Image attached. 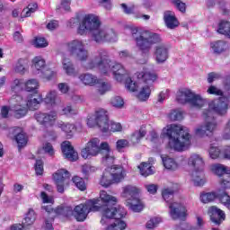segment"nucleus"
Masks as SVG:
<instances>
[{"mask_svg": "<svg viewBox=\"0 0 230 230\" xmlns=\"http://www.w3.org/2000/svg\"><path fill=\"white\" fill-rule=\"evenodd\" d=\"M227 111H229V99L227 97H220L209 102L208 108L202 112L205 123L195 128L196 136L206 137V136L213 135L218 127L213 113L215 112L217 116H226Z\"/></svg>", "mask_w": 230, "mask_h": 230, "instance_id": "obj_1", "label": "nucleus"}, {"mask_svg": "<svg viewBox=\"0 0 230 230\" xmlns=\"http://www.w3.org/2000/svg\"><path fill=\"white\" fill-rule=\"evenodd\" d=\"M85 69H98L102 75H109L111 71L117 82H123L125 76H128V71L119 63H112L109 58V52L104 49L97 50L93 58L88 61Z\"/></svg>", "mask_w": 230, "mask_h": 230, "instance_id": "obj_2", "label": "nucleus"}, {"mask_svg": "<svg viewBox=\"0 0 230 230\" xmlns=\"http://www.w3.org/2000/svg\"><path fill=\"white\" fill-rule=\"evenodd\" d=\"M168 146L175 152H184L191 146V136L188 128L172 124L167 128Z\"/></svg>", "mask_w": 230, "mask_h": 230, "instance_id": "obj_3", "label": "nucleus"}, {"mask_svg": "<svg viewBox=\"0 0 230 230\" xmlns=\"http://www.w3.org/2000/svg\"><path fill=\"white\" fill-rule=\"evenodd\" d=\"M12 104V111L14 112V118L17 119H21V118H24L29 111H37L40 102H42V96L39 95L35 97V95H31L27 98L26 101L22 99L21 95H13L10 100Z\"/></svg>", "mask_w": 230, "mask_h": 230, "instance_id": "obj_4", "label": "nucleus"}, {"mask_svg": "<svg viewBox=\"0 0 230 230\" xmlns=\"http://www.w3.org/2000/svg\"><path fill=\"white\" fill-rule=\"evenodd\" d=\"M131 35L137 44V47L140 49L143 55H148V53H150L152 45L161 44V42H163V39L158 33L148 31H139L137 28L131 30Z\"/></svg>", "mask_w": 230, "mask_h": 230, "instance_id": "obj_5", "label": "nucleus"}, {"mask_svg": "<svg viewBox=\"0 0 230 230\" xmlns=\"http://www.w3.org/2000/svg\"><path fill=\"white\" fill-rule=\"evenodd\" d=\"M100 199L102 203H100V199L98 201L97 211H101L102 213V217L101 219L102 226H105L107 224V220H111V218H114V210L112 206H116L118 204V198L107 193L105 190H102L100 192Z\"/></svg>", "mask_w": 230, "mask_h": 230, "instance_id": "obj_6", "label": "nucleus"}, {"mask_svg": "<svg viewBox=\"0 0 230 230\" xmlns=\"http://www.w3.org/2000/svg\"><path fill=\"white\" fill-rule=\"evenodd\" d=\"M103 150L109 152V143H100V138H91L86 143L85 147L82 149L81 155L84 159H91V157H96L99 154H102Z\"/></svg>", "mask_w": 230, "mask_h": 230, "instance_id": "obj_7", "label": "nucleus"}, {"mask_svg": "<svg viewBox=\"0 0 230 230\" xmlns=\"http://www.w3.org/2000/svg\"><path fill=\"white\" fill-rule=\"evenodd\" d=\"M176 100L178 103H189L190 107H196L197 109H200L206 105V99L189 89L180 90L177 93Z\"/></svg>", "mask_w": 230, "mask_h": 230, "instance_id": "obj_8", "label": "nucleus"}, {"mask_svg": "<svg viewBox=\"0 0 230 230\" xmlns=\"http://www.w3.org/2000/svg\"><path fill=\"white\" fill-rule=\"evenodd\" d=\"M138 80H141L145 85H142L140 92L137 94L138 100L141 102H146L148 98H150V87H152V84L157 80V74L154 72H139L137 74Z\"/></svg>", "mask_w": 230, "mask_h": 230, "instance_id": "obj_9", "label": "nucleus"}, {"mask_svg": "<svg viewBox=\"0 0 230 230\" xmlns=\"http://www.w3.org/2000/svg\"><path fill=\"white\" fill-rule=\"evenodd\" d=\"M100 26H102V22L98 16L93 13L85 14L79 22L77 33L78 35L93 34Z\"/></svg>", "mask_w": 230, "mask_h": 230, "instance_id": "obj_10", "label": "nucleus"}, {"mask_svg": "<svg viewBox=\"0 0 230 230\" xmlns=\"http://www.w3.org/2000/svg\"><path fill=\"white\" fill-rule=\"evenodd\" d=\"M66 49L78 62H87L89 60V50L85 48V43L80 40H73L68 42Z\"/></svg>", "mask_w": 230, "mask_h": 230, "instance_id": "obj_11", "label": "nucleus"}, {"mask_svg": "<svg viewBox=\"0 0 230 230\" xmlns=\"http://www.w3.org/2000/svg\"><path fill=\"white\" fill-rule=\"evenodd\" d=\"M99 199H89L85 204L77 205L74 208L73 217L77 222H84L91 211L96 212L100 209L98 207Z\"/></svg>", "mask_w": 230, "mask_h": 230, "instance_id": "obj_12", "label": "nucleus"}, {"mask_svg": "<svg viewBox=\"0 0 230 230\" xmlns=\"http://www.w3.org/2000/svg\"><path fill=\"white\" fill-rule=\"evenodd\" d=\"M87 125L90 128L99 127L102 132H109V115L107 111L99 109L95 111V116H91L87 119Z\"/></svg>", "mask_w": 230, "mask_h": 230, "instance_id": "obj_13", "label": "nucleus"}, {"mask_svg": "<svg viewBox=\"0 0 230 230\" xmlns=\"http://www.w3.org/2000/svg\"><path fill=\"white\" fill-rule=\"evenodd\" d=\"M92 39L97 44H103V42H116V32L112 29L98 27L93 32Z\"/></svg>", "mask_w": 230, "mask_h": 230, "instance_id": "obj_14", "label": "nucleus"}, {"mask_svg": "<svg viewBox=\"0 0 230 230\" xmlns=\"http://www.w3.org/2000/svg\"><path fill=\"white\" fill-rule=\"evenodd\" d=\"M211 171L218 177H223L220 180L222 188H230V168L222 164H215L211 165Z\"/></svg>", "mask_w": 230, "mask_h": 230, "instance_id": "obj_15", "label": "nucleus"}, {"mask_svg": "<svg viewBox=\"0 0 230 230\" xmlns=\"http://www.w3.org/2000/svg\"><path fill=\"white\" fill-rule=\"evenodd\" d=\"M35 119L40 123V125H43V127H52L53 123L57 121V111H49V112H38L34 115Z\"/></svg>", "mask_w": 230, "mask_h": 230, "instance_id": "obj_16", "label": "nucleus"}, {"mask_svg": "<svg viewBox=\"0 0 230 230\" xmlns=\"http://www.w3.org/2000/svg\"><path fill=\"white\" fill-rule=\"evenodd\" d=\"M170 57V46L159 43L155 47V58L157 64H164Z\"/></svg>", "mask_w": 230, "mask_h": 230, "instance_id": "obj_17", "label": "nucleus"}, {"mask_svg": "<svg viewBox=\"0 0 230 230\" xmlns=\"http://www.w3.org/2000/svg\"><path fill=\"white\" fill-rule=\"evenodd\" d=\"M58 193L64 192V186L69 184V172L65 169H60L53 175Z\"/></svg>", "mask_w": 230, "mask_h": 230, "instance_id": "obj_18", "label": "nucleus"}, {"mask_svg": "<svg viewBox=\"0 0 230 230\" xmlns=\"http://www.w3.org/2000/svg\"><path fill=\"white\" fill-rule=\"evenodd\" d=\"M110 172V175L113 181L114 184H119L122 181H125V177H127V171L121 165H112L111 167H107Z\"/></svg>", "mask_w": 230, "mask_h": 230, "instance_id": "obj_19", "label": "nucleus"}, {"mask_svg": "<svg viewBox=\"0 0 230 230\" xmlns=\"http://www.w3.org/2000/svg\"><path fill=\"white\" fill-rule=\"evenodd\" d=\"M42 209H44V211H46V213H48L49 215H53V213H56V215H61L62 217H66V218H69L74 215V209L72 207L69 206L61 205L56 209H53L51 206H43Z\"/></svg>", "mask_w": 230, "mask_h": 230, "instance_id": "obj_20", "label": "nucleus"}, {"mask_svg": "<svg viewBox=\"0 0 230 230\" xmlns=\"http://www.w3.org/2000/svg\"><path fill=\"white\" fill-rule=\"evenodd\" d=\"M222 139H225L226 141L230 140V119L225 124V127L222 132ZM221 159H226V161H230V146H226L222 149Z\"/></svg>", "mask_w": 230, "mask_h": 230, "instance_id": "obj_21", "label": "nucleus"}, {"mask_svg": "<svg viewBox=\"0 0 230 230\" xmlns=\"http://www.w3.org/2000/svg\"><path fill=\"white\" fill-rule=\"evenodd\" d=\"M169 209L172 220H177L178 218L182 219L186 217V208L181 203H170Z\"/></svg>", "mask_w": 230, "mask_h": 230, "instance_id": "obj_22", "label": "nucleus"}, {"mask_svg": "<svg viewBox=\"0 0 230 230\" xmlns=\"http://www.w3.org/2000/svg\"><path fill=\"white\" fill-rule=\"evenodd\" d=\"M61 150L64 157L68 161L74 162L78 160V153L75 151V148L71 146V142H63L61 144Z\"/></svg>", "mask_w": 230, "mask_h": 230, "instance_id": "obj_23", "label": "nucleus"}, {"mask_svg": "<svg viewBox=\"0 0 230 230\" xmlns=\"http://www.w3.org/2000/svg\"><path fill=\"white\" fill-rule=\"evenodd\" d=\"M210 220L216 226H220L226 220V213L217 207H211L208 210Z\"/></svg>", "mask_w": 230, "mask_h": 230, "instance_id": "obj_24", "label": "nucleus"}, {"mask_svg": "<svg viewBox=\"0 0 230 230\" xmlns=\"http://www.w3.org/2000/svg\"><path fill=\"white\" fill-rule=\"evenodd\" d=\"M13 136L14 141H16L18 145V148H22L26 146L28 144V137H26V133L21 128H14L13 129Z\"/></svg>", "mask_w": 230, "mask_h": 230, "instance_id": "obj_25", "label": "nucleus"}, {"mask_svg": "<svg viewBox=\"0 0 230 230\" xmlns=\"http://www.w3.org/2000/svg\"><path fill=\"white\" fill-rule=\"evenodd\" d=\"M189 166H192L194 172H204V159L200 155H191L188 162Z\"/></svg>", "mask_w": 230, "mask_h": 230, "instance_id": "obj_26", "label": "nucleus"}, {"mask_svg": "<svg viewBox=\"0 0 230 230\" xmlns=\"http://www.w3.org/2000/svg\"><path fill=\"white\" fill-rule=\"evenodd\" d=\"M139 194V189L136 186L127 185L123 188L122 197L126 199L127 202H130L131 200H136L137 195Z\"/></svg>", "mask_w": 230, "mask_h": 230, "instance_id": "obj_27", "label": "nucleus"}, {"mask_svg": "<svg viewBox=\"0 0 230 230\" xmlns=\"http://www.w3.org/2000/svg\"><path fill=\"white\" fill-rule=\"evenodd\" d=\"M57 127L58 128H60L63 132H65L68 139H70V137H73L75 132H76V127L75 126V124L66 123L64 121H58Z\"/></svg>", "mask_w": 230, "mask_h": 230, "instance_id": "obj_28", "label": "nucleus"}, {"mask_svg": "<svg viewBox=\"0 0 230 230\" xmlns=\"http://www.w3.org/2000/svg\"><path fill=\"white\" fill-rule=\"evenodd\" d=\"M164 21L169 30H174L179 26V20L172 11H166L164 14Z\"/></svg>", "mask_w": 230, "mask_h": 230, "instance_id": "obj_29", "label": "nucleus"}, {"mask_svg": "<svg viewBox=\"0 0 230 230\" xmlns=\"http://www.w3.org/2000/svg\"><path fill=\"white\" fill-rule=\"evenodd\" d=\"M145 136H146V127L142 126L138 130L132 133L130 141L133 145H138Z\"/></svg>", "mask_w": 230, "mask_h": 230, "instance_id": "obj_30", "label": "nucleus"}, {"mask_svg": "<svg viewBox=\"0 0 230 230\" xmlns=\"http://www.w3.org/2000/svg\"><path fill=\"white\" fill-rule=\"evenodd\" d=\"M32 67L35 69V75H40L46 67V60L40 56L35 57L32 59Z\"/></svg>", "mask_w": 230, "mask_h": 230, "instance_id": "obj_31", "label": "nucleus"}, {"mask_svg": "<svg viewBox=\"0 0 230 230\" xmlns=\"http://www.w3.org/2000/svg\"><path fill=\"white\" fill-rule=\"evenodd\" d=\"M191 181L194 186H202L203 184H206L204 171H193L191 173Z\"/></svg>", "mask_w": 230, "mask_h": 230, "instance_id": "obj_32", "label": "nucleus"}, {"mask_svg": "<svg viewBox=\"0 0 230 230\" xmlns=\"http://www.w3.org/2000/svg\"><path fill=\"white\" fill-rule=\"evenodd\" d=\"M220 197H222V193L219 191L206 192L200 195V200L203 204H208V202H213L217 199L220 200Z\"/></svg>", "mask_w": 230, "mask_h": 230, "instance_id": "obj_33", "label": "nucleus"}, {"mask_svg": "<svg viewBox=\"0 0 230 230\" xmlns=\"http://www.w3.org/2000/svg\"><path fill=\"white\" fill-rule=\"evenodd\" d=\"M63 69L68 76H76L78 72L75 68V65L69 58L63 59Z\"/></svg>", "mask_w": 230, "mask_h": 230, "instance_id": "obj_34", "label": "nucleus"}, {"mask_svg": "<svg viewBox=\"0 0 230 230\" xmlns=\"http://www.w3.org/2000/svg\"><path fill=\"white\" fill-rule=\"evenodd\" d=\"M79 80L84 85H96L98 84V77L93 74H82L79 75Z\"/></svg>", "mask_w": 230, "mask_h": 230, "instance_id": "obj_35", "label": "nucleus"}, {"mask_svg": "<svg viewBox=\"0 0 230 230\" xmlns=\"http://www.w3.org/2000/svg\"><path fill=\"white\" fill-rule=\"evenodd\" d=\"M126 206H128L131 211H134V213H140V211H143L144 208L143 202H141L139 198L131 199L130 201H126Z\"/></svg>", "mask_w": 230, "mask_h": 230, "instance_id": "obj_36", "label": "nucleus"}, {"mask_svg": "<svg viewBox=\"0 0 230 230\" xmlns=\"http://www.w3.org/2000/svg\"><path fill=\"white\" fill-rule=\"evenodd\" d=\"M37 220V214H35V210L29 209L28 213L25 215L22 224L23 227H30V226H33V223Z\"/></svg>", "mask_w": 230, "mask_h": 230, "instance_id": "obj_37", "label": "nucleus"}, {"mask_svg": "<svg viewBox=\"0 0 230 230\" xmlns=\"http://www.w3.org/2000/svg\"><path fill=\"white\" fill-rule=\"evenodd\" d=\"M217 33L230 39V22L226 20L221 21L218 24Z\"/></svg>", "mask_w": 230, "mask_h": 230, "instance_id": "obj_38", "label": "nucleus"}, {"mask_svg": "<svg viewBox=\"0 0 230 230\" xmlns=\"http://www.w3.org/2000/svg\"><path fill=\"white\" fill-rule=\"evenodd\" d=\"M210 48L213 49L214 53L220 55V53H224V51H226L227 44L224 40H217L210 43Z\"/></svg>", "mask_w": 230, "mask_h": 230, "instance_id": "obj_39", "label": "nucleus"}, {"mask_svg": "<svg viewBox=\"0 0 230 230\" xmlns=\"http://www.w3.org/2000/svg\"><path fill=\"white\" fill-rule=\"evenodd\" d=\"M114 183L112 181V177L111 176V172L108 171V169H105V171L102 173V176L100 181L101 186H103L104 188H109L111 184Z\"/></svg>", "mask_w": 230, "mask_h": 230, "instance_id": "obj_40", "label": "nucleus"}, {"mask_svg": "<svg viewBox=\"0 0 230 230\" xmlns=\"http://www.w3.org/2000/svg\"><path fill=\"white\" fill-rule=\"evenodd\" d=\"M127 229V223L121 219H115V221L110 224L106 230H125Z\"/></svg>", "mask_w": 230, "mask_h": 230, "instance_id": "obj_41", "label": "nucleus"}, {"mask_svg": "<svg viewBox=\"0 0 230 230\" xmlns=\"http://www.w3.org/2000/svg\"><path fill=\"white\" fill-rule=\"evenodd\" d=\"M24 88L28 93H35L39 89V81L37 79H29L24 83Z\"/></svg>", "mask_w": 230, "mask_h": 230, "instance_id": "obj_42", "label": "nucleus"}, {"mask_svg": "<svg viewBox=\"0 0 230 230\" xmlns=\"http://www.w3.org/2000/svg\"><path fill=\"white\" fill-rule=\"evenodd\" d=\"M138 168H139L140 173H141V175H143V177H148V175H153V173H154V168L150 165V164L142 163L138 166Z\"/></svg>", "mask_w": 230, "mask_h": 230, "instance_id": "obj_43", "label": "nucleus"}, {"mask_svg": "<svg viewBox=\"0 0 230 230\" xmlns=\"http://www.w3.org/2000/svg\"><path fill=\"white\" fill-rule=\"evenodd\" d=\"M162 159L164 166L166 168V170H177V168H179V164H177V162H175L173 158L166 156L163 157Z\"/></svg>", "mask_w": 230, "mask_h": 230, "instance_id": "obj_44", "label": "nucleus"}, {"mask_svg": "<svg viewBox=\"0 0 230 230\" xmlns=\"http://www.w3.org/2000/svg\"><path fill=\"white\" fill-rule=\"evenodd\" d=\"M39 5H37L36 3L30 4L26 8H24L22 11L21 17L23 19L24 17H30L32 13H35L37 8Z\"/></svg>", "mask_w": 230, "mask_h": 230, "instance_id": "obj_45", "label": "nucleus"}, {"mask_svg": "<svg viewBox=\"0 0 230 230\" xmlns=\"http://www.w3.org/2000/svg\"><path fill=\"white\" fill-rule=\"evenodd\" d=\"M127 216V210L121 206L113 207V218L115 220H121Z\"/></svg>", "mask_w": 230, "mask_h": 230, "instance_id": "obj_46", "label": "nucleus"}, {"mask_svg": "<svg viewBox=\"0 0 230 230\" xmlns=\"http://www.w3.org/2000/svg\"><path fill=\"white\" fill-rule=\"evenodd\" d=\"M105 152V155L102 156V163L104 166H111V164H114V156L111 155V147L108 146V151L103 150Z\"/></svg>", "mask_w": 230, "mask_h": 230, "instance_id": "obj_47", "label": "nucleus"}, {"mask_svg": "<svg viewBox=\"0 0 230 230\" xmlns=\"http://www.w3.org/2000/svg\"><path fill=\"white\" fill-rule=\"evenodd\" d=\"M11 89L13 93H21L24 89V81L22 79H14L12 84Z\"/></svg>", "mask_w": 230, "mask_h": 230, "instance_id": "obj_48", "label": "nucleus"}, {"mask_svg": "<svg viewBox=\"0 0 230 230\" xmlns=\"http://www.w3.org/2000/svg\"><path fill=\"white\" fill-rule=\"evenodd\" d=\"M208 154L211 159H222V150L217 146H211Z\"/></svg>", "mask_w": 230, "mask_h": 230, "instance_id": "obj_49", "label": "nucleus"}, {"mask_svg": "<svg viewBox=\"0 0 230 230\" xmlns=\"http://www.w3.org/2000/svg\"><path fill=\"white\" fill-rule=\"evenodd\" d=\"M169 118H170L171 121H181L183 119L184 115H183L182 111H181L179 110H173L169 114Z\"/></svg>", "mask_w": 230, "mask_h": 230, "instance_id": "obj_50", "label": "nucleus"}, {"mask_svg": "<svg viewBox=\"0 0 230 230\" xmlns=\"http://www.w3.org/2000/svg\"><path fill=\"white\" fill-rule=\"evenodd\" d=\"M49 44V43H48V40L42 37H36L33 40L34 48L38 49L48 48Z\"/></svg>", "mask_w": 230, "mask_h": 230, "instance_id": "obj_51", "label": "nucleus"}, {"mask_svg": "<svg viewBox=\"0 0 230 230\" xmlns=\"http://www.w3.org/2000/svg\"><path fill=\"white\" fill-rule=\"evenodd\" d=\"M72 181L74 184L76 186V188H78V190H80L81 191H84L86 190L87 186L85 185V181H84L83 178L75 176L72 179Z\"/></svg>", "mask_w": 230, "mask_h": 230, "instance_id": "obj_52", "label": "nucleus"}, {"mask_svg": "<svg viewBox=\"0 0 230 230\" xmlns=\"http://www.w3.org/2000/svg\"><path fill=\"white\" fill-rule=\"evenodd\" d=\"M57 100V92L51 91L46 95V98L44 99L45 103L48 105H55V102Z\"/></svg>", "mask_w": 230, "mask_h": 230, "instance_id": "obj_53", "label": "nucleus"}, {"mask_svg": "<svg viewBox=\"0 0 230 230\" xmlns=\"http://www.w3.org/2000/svg\"><path fill=\"white\" fill-rule=\"evenodd\" d=\"M62 114L66 116H76L78 114V110L71 105H67L62 109Z\"/></svg>", "mask_w": 230, "mask_h": 230, "instance_id": "obj_54", "label": "nucleus"}, {"mask_svg": "<svg viewBox=\"0 0 230 230\" xmlns=\"http://www.w3.org/2000/svg\"><path fill=\"white\" fill-rule=\"evenodd\" d=\"M126 87L128 91H131V93H136V91H137V87H139V85H137V84L134 81H132V78L128 77L126 79Z\"/></svg>", "mask_w": 230, "mask_h": 230, "instance_id": "obj_55", "label": "nucleus"}, {"mask_svg": "<svg viewBox=\"0 0 230 230\" xmlns=\"http://www.w3.org/2000/svg\"><path fill=\"white\" fill-rule=\"evenodd\" d=\"M40 76H41L42 78H46V80H51L53 76H55V72L48 67H45L44 70H41V72H40Z\"/></svg>", "mask_w": 230, "mask_h": 230, "instance_id": "obj_56", "label": "nucleus"}, {"mask_svg": "<svg viewBox=\"0 0 230 230\" xmlns=\"http://www.w3.org/2000/svg\"><path fill=\"white\" fill-rule=\"evenodd\" d=\"M173 190L172 189H165L162 192V197L165 200V202H170L172 199H173Z\"/></svg>", "mask_w": 230, "mask_h": 230, "instance_id": "obj_57", "label": "nucleus"}, {"mask_svg": "<svg viewBox=\"0 0 230 230\" xmlns=\"http://www.w3.org/2000/svg\"><path fill=\"white\" fill-rule=\"evenodd\" d=\"M111 105L117 109H121V107L125 105V102L123 101V98L115 96L111 99Z\"/></svg>", "mask_w": 230, "mask_h": 230, "instance_id": "obj_58", "label": "nucleus"}, {"mask_svg": "<svg viewBox=\"0 0 230 230\" xmlns=\"http://www.w3.org/2000/svg\"><path fill=\"white\" fill-rule=\"evenodd\" d=\"M219 201L230 211V196L227 193L222 192V195L219 197Z\"/></svg>", "mask_w": 230, "mask_h": 230, "instance_id": "obj_59", "label": "nucleus"}, {"mask_svg": "<svg viewBox=\"0 0 230 230\" xmlns=\"http://www.w3.org/2000/svg\"><path fill=\"white\" fill-rule=\"evenodd\" d=\"M172 4L179 10V12H181V13H186V4L181 0H172Z\"/></svg>", "mask_w": 230, "mask_h": 230, "instance_id": "obj_60", "label": "nucleus"}, {"mask_svg": "<svg viewBox=\"0 0 230 230\" xmlns=\"http://www.w3.org/2000/svg\"><path fill=\"white\" fill-rule=\"evenodd\" d=\"M108 124H109V129H108V132L109 130L111 132H121V124L120 123H118V122H111L109 123V120H108Z\"/></svg>", "mask_w": 230, "mask_h": 230, "instance_id": "obj_61", "label": "nucleus"}, {"mask_svg": "<svg viewBox=\"0 0 230 230\" xmlns=\"http://www.w3.org/2000/svg\"><path fill=\"white\" fill-rule=\"evenodd\" d=\"M35 172L38 175H42L44 172V162L42 160H36Z\"/></svg>", "mask_w": 230, "mask_h": 230, "instance_id": "obj_62", "label": "nucleus"}, {"mask_svg": "<svg viewBox=\"0 0 230 230\" xmlns=\"http://www.w3.org/2000/svg\"><path fill=\"white\" fill-rule=\"evenodd\" d=\"M161 222L160 217H154L151 218L147 223H146V227L147 229H154Z\"/></svg>", "mask_w": 230, "mask_h": 230, "instance_id": "obj_63", "label": "nucleus"}, {"mask_svg": "<svg viewBox=\"0 0 230 230\" xmlns=\"http://www.w3.org/2000/svg\"><path fill=\"white\" fill-rule=\"evenodd\" d=\"M117 150L119 152H121L122 148H127V146H128V140L127 139H119L117 141Z\"/></svg>", "mask_w": 230, "mask_h": 230, "instance_id": "obj_64", "label": "nucleus"}]
</instances>
